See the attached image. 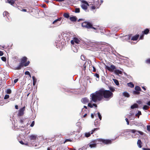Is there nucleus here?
<instances>
[{"mask_svg":"<svg viewBox=\"0 0 150 150\" xmlns=\"http://www.w3.org/2000/svg\"><path fill=\"white\" fill-rule=\"evenodd\" d=\"M91 100L94 102H96L98 101H100L103 99L100 89L95 93L91 94Z\"/></svg>","mask_w":150,"mask_h":150,"instance_id":"nucleus-1","label":"nucleus"},{"mask_svg":"<svg viewBox=\"0 0 150 150\" xmlns=\"http://www.w3.org/2000/svg\"><path fill=\"white\" fill-rule=\"evenodd\" d=\"M102 98H104L105 99H109L113 97V94L110 91L105 90L104 88L100 89Z\"/></svg>","mask_w":150,"mask_h":150,"instance_id":"nucleus-2","label":"nucleus"},{"mask_svg":"<svg viewBox=\"0 0 150 150\" xmlns=\"http://www.w3.org/2000/svg\"><path fill=\"white\" fill-rule=\"evenodd\" d=\"M82 26L84 28H86L87 29L93 28L94 29H96L93 26V25L89 22L85 21L82 23Z\"/></svg>","mask_w":150,"mask_h":150,"instance_id":"nucleus-3","label":"nucleus"},{"mask_svg":"<svg viewBox=\"0 0 150 150\" xmlns=\"http://www.w3.org/2000/svg\"><path fill=\"white\" fill-rule=\"evenodd\" d=\"M98 142H99L101 144H109L111 143L112 142L110 139H97Z\"/></svg>","mask_w":150,"mask_h":150,"instance_id":"nucleus-4","label":"nucleus"},{"mask_svg":"<svg viewBox=\"0 0 150 150\" xmlns=\"http://www.w3.org/2000/svg\"><path fill=\"white\" fill-rule=\"evenodd\" d=\"M105 68L111 72H113L116 69L115 67L113 64H110V67L105 64Z\"/></svg>","mask_w":150,"mask_h":150,"instance_id":"nucleus-5","label":"nucleus"},{"mask_svg":"<svg viewBox=\"0 0 150 150\" xmlns=\"http://www.w3.org/2000/svg\"><path fill=\"white\" fill-rule=\"evenodd\" d=\"M30 62L29 61H28L25 64H23L21 62L19 64L17 67H16V69L17 70H19L21 68L23 67L24 66L25 67H26L29 64Z\"/></svg>","mask_w":150,"mask_h":150,"instance_id":"nucleus-6","label":"nucleus"},{"mask_svg":"<svg viewBox=\"0 0 150 150\" xmlns=\"http://www.w3.org/2000/svg\"><path fill=\"white\" fill-rule=\"evenodd\" d=\"M97 142H98L97 139L96 140H95L90 142V143L88 145L87 147L88 146L91 148L95 147L96 146V144L97 143Z\"/></svg>","mask_w":150,"mask_h":150,"instance_id":"nucleus-7","label":"nucleus"},{"mask_svg":"<svg viewBox=\"0 0 150 150\" xmlns=\"http://www.w3.org/2000/svg\"><path fill=\"white\" fill-rule=\"evenodd\" d=\"M88 6H89V4L87 1L83 0L82 1L81 6L83 9L86 10Z\"/></svg>","mask_w":150,"mask_h":150,"instance_id":"nucleus-8","label":"nucleus"},{"mask_svg":"<svg viewBox=\"0 0 150 150\" xmlns=\"http://www.w3.org/2000/svg\"><path fill=\"white\" fill-rule=\"evenodd\" d=\"M25 110V107L24 106L20 109L18 112L19 116H21L24 114V111Z\"/></svg>","mask_w":150,"mask_h":150,"instance_id":"nucleus-9","label":"nucleus"},{"mask_svg":"<svg viewBox=\"0 0 150 150\" xmlns=\"http://www.w3.org/2000/svg\"><path fill=\"white\" fill-rule=\"evenodd\" d=\"M29 138L31 140L35 141L37 139H38V136L35 135H32L29 137Z\"/></svg>","mask_w":150,"mask_h":150,"instance_id":"nucleus-10","label":"nucleus"},{"mask_svg":"<svg viewBox=\"0 0 150 150\" xmlns=\"http://www.w3.org/2000/svg\"><path fill=\"white\" fill-rule=\"evenodd\" d=\"M27 58L25 57H23L21 59V63L23 64H25L26 62H27Z\"/></svg>","mask_w":150,"mask_h":150,"instance_id":"nucleus-11","label":"nucleus"},{"mask_svg":"<svg viewBox=\"0 0 150 150\" xmlns=\"http://www.w3.org/2000/svg\"><path fill=\"white\" fill-rule=\"evenodd\" d=\"M81 101L83 103H86L89 102V100L87 98H84L81 99Z\"/></svg>","mask_w":150,"mask_h":150,"instance_id":"nucleus-12","label":"nucleus"},{"mask_svg":"<svg viewBox=\"0 0 150 150\" xmlns=\"http://www.w3.org/2000/svg\"><path fill=\"white\" fill-rule=\"evenodd\" d=\"M139 37V35H137L132 37L131 40L133 41L137 40Z\"/></svg>","mask_w":150,"mask_h":150,"instance_id":"nucleus-13","label":"nucleus"},{"mask_svg":"<svg viewBox=\"0 0 150 150\" xmlns=\"http://www.w3.org/2000/svg\"><path fill=\"white\" fill-rule=\"evenodd\" d=\"M3 15L4 16H6V17H7L9 21H10V18H8V17L9 16V13H8V12H4L3 13Z\"/></svg>","mask_w":150,"mask_h":150,"instance_id":"nucleus-14","label":"nucleus"},{"mask_svg":"<svg viewBox=\"0 0 150 150\" xmlns=\"http://www.w3.org/2000/svg\"><path fill=\"white\" fill-rule=\"evenodd\" d=\"M70 20L72 21L75 22L77 20V18L76 16L70 17L69 18Z\"/></svg>","mask_w":150,"mask_h":150,"instance_id":"nucleus-15","label":"nucleus"},{"mask_svg":"<svg viewBox=\"0 0 150 150\" xmlns=\"http://www.w3.org/2000/svg\"><path fill=\"white\" fill-rule=\"evenodd\" d=\"M62 19V17H60L58 19L55 20H54L53 22H52V24H54L55 23H58V21H60Z\"/></svg>","mask_w":150,"mask_h":150,"instance_id":"nucleus-16","label":"nucleus"},{"mask_svg":"<svg viewBox=\"0 0 150 150\" xmlns=\"http://www.w3.org/2000/svg\"><path fill=\"white\" fill-rule=\"evenodd\" d=\"M137 144L138 147L141 148L142 147V142L140 139L138 140L137 142Z\"/></svg>","mask_w":150,"mask_h":150,"instance_id":"nucleus-17","label":"nucleus"},{"mask_svg":"<svg viewBox=\"0 0 150 150\" xmlns=\"http://www.w3.org/2000/svg\"><path fill=\"white\" fill-rule=\"evenodd\" d=\"M114 72H115V73L117 74H122V71L119 70L115 69L114 71Z\"/></svg>","mask_w":150,"mask_h":150,"instance_id":"nucleus-18","label":"nucleus"},{"mask_svg":"<svg viewBox=\"0 0 150 150\" xmlns=\"http://www.w3.org/2000/svg\"><path fill=\"white\" fill-rule=\"evenodd\" d=\"M90 70H92L94 72H95L96 71V69L95 67L93 65H91V66L90 67Z\"/></svg>","mask_w":150,"mask_h":150,"instance_id":"nucleus-19","label":"nucleus"},{"mask_svg":"<svg viewBox=\"0 0 150 150\" xmlns=\"http://www.w3.org/2000/svg\"><path fill=\"white\" fill-rule=\"evenodd\" d=\"M123 95L125 97L128 98L130 96L129 94L126 92H124L123 93Z\"/></svg>","mask_w":150,"mask_h":150,"instance_id":"nucleus-20","label":"nucleus"},{"mask_svg":"<svg viewBox=\"0 0 150 150\" xmlns=\"http://www.w3.org/2000/svg\"><path fill=\"white\" fill-rule=\"evenodd\" d=\"M138 105L136 103H134L131 106V108L133 109L134 108H138Z\"/></svg>","mask_w":150,"mask_h":150,"instance_id":"nucleus-21","label":"nucleus"},{"mask_svg":"<svg viewBox=\"0 0 150 150\" xmlns=\"http://www.w3.org/2000/svg\"><path fill=\"white\" fill-rule=\"evenodd\" d=\"M91 131L88 132H86L85 133V136L86 137H89L91 134H91Z\"/></svg>","mask_w":150,"mask_h":150,"instance_id":"nucleus-22","label":"nucleus"},{"mask_svg":"<svg viewBox=\"0 0 150 150\" xmlns=\"http://www.w3.org/2000/svg\"><path fill=\"white\" fill-rule=\"evenodd\" d=\"M74 42L77 44L79 43L80 41V40H79L77 38H74Z\"/></svg>","mask_w":150,"mask_h":150,"instance_id":"nucleus-23","label":"nucleus"},{"mask_svg":"<svg viewBox=\"0 0 150 150\" xmlns=\"http://www.w3.org/2000/svg\"><path fill=\"white\" fill-rule=\"evenodd\" d=\"M73 139H65V141L64 142V143L65 144V143L67 142H73Z\"/></svg>","mask_w":150,"mask_h":150,"instance_id":"nucleus-24","label":"nucleus"},{"mask_svg":"<svg viewBox=\"0 0 150 150\" xmlns=\"http://www.w3.org/2000/svg\"><path fill=\"white\" fill-rule=\"evenodd\" d=\"M149 30L148 29L146 28L145 29L143 32H142L144 34H147L149 33Z\"/></svg>","mask_w":150,"mask_h":150,"instance_id":"nucleus-25","label":"nucleus"},{"mask_svg":"<svg viewBox=\"0 0 150 150\" xmlns=\"http://www.w3.org/2000/svg\"><path fill=\"white\" fill-rule=\"evenodd\" d=\"M109 89L110 90V91L112 93L115 91V88L114 87L110 86L109 87Z\"/></svg>","mask_w":150,"mask_h":150,"instance_id":"nucleus-26","label":"nucleus"},{"mask_svg":"<svg viewBox=\"0 0 150 150\" xmlns=\"http://www.w3.org/2000/svg\"><path fill=\"white\" fill-rule=\"evenodd\" d=\"M127 85L128 86H129L131 88H133L134 86V84L131 82L128 83Z\"/></svg>","mask_w":150,"mask_h":150,"instance_id":"nucleus-27","label":"nucleus"},{"mask_svg":"<svg viewBox=\"0 0 150 150\" xmlns=\"http://www.w3.org/2000/svg\"><path fill=\"white\" fill-rule=\"evenodd\" d=\"M135 89L136 91H141L142 90L139 86H136L135 87Z\"/></svg>","mask_w":150,"mask_h":150,"instance_id":"nucleus-28","label":"nucleus"},{"mask_svg":"<svg viewBox=\"0 0 150 150\" xmlns=\"http://www.w3.org/2000/svg\"><path fill=\"white\" fill-rule=\"evenodd\" d=\"M128 131L127 132H131L132 133H134L136 132H137V131L135 129H128L127 130Z\"/></svg>","mask_w":150,"mask_h":150,"instance_id":"nucleus-29","label":"nucleus"},{"mask_svg":"<svg viewBox=\"0 0 150 150\" xmlns=\"http://www.w3.org/2000/svg\"><path fill=\"white\" fill-rule=\"evenodd\" d=\"M132 93L134 95H139L140 93L139 91H133Z\"/></svg>","mask_w":150,"mask_h":150,"instance_id":"nucleus-30","label":"nucleus"},{"mask_svg":"<svg viewBox=\"0 0 150 150\" xmlns=\"http://www.w3.org/2000/svg\"><path fill=\"white\" fill-rule=\"evenodd\" d=\"M100 128L99 127L96 128L94 129H93L91 131V134H93L94 132H95L96 131L99 130Z\"/></svg>","mask_w":150,"mask_h":150,"instance_id":"nucleus-31","label":"nucleus"},{"mask_svg":"<svg viewBox=\"0 0 150 150\" xmlns=\"http://www.w3.org/2000/svg\"><path fill=\"white\" fill-rule=\"evenodd\" d=\"M63 16L67 18H68L69 17V14L67 13H64L63 14Z\"/></svg>","mask_w":150,"mask_h":150,"instance_id":"nucleus-32","label":"nucleus"},{"mask_svg":"<svg viewBox=\"0 0 150 150\" xmlns=\"http://www.w3.org/2000/svg\"><path fill=\"white\" fill-rule=\"evenodd\" d=\"M149 108V107L148 106L146 105H144L143 107V109L144 110H147Z\"/></svg>","mask_w":150,"mask_h":150,"instance_id":"nucleus-33","label":"nucleus"},{"mask_svg":"<svg viewBox=\"0 0 150 150\" xmlns=\"http://www.w3.org/2000/svg\"><path fill=\"white\" fill-rule=\"evenodd\" d=\"M113 80L116 85L118 86L119 84V81L117 80L116 79H113Z\"/></svg>","mask_w":150,"mask_h":150,"instance_id":"nucleus-34","label":"nucleus"},{"mask_svg":"<svg viewBox=\"0 0 150 150\" xmlns=\"http://www.w3.org/2000/svg\"><path fill=\"white\" fill-rule=\"evenodd\" d=\"M141 115L142 113L140 111H138V113L135 115V116L136 117H137L138 118H139V115Z\"/></svg>","mask_w":150,"mask_h":150,"instance_id":"nucleus-35","label":"nucleus"},{"mask_svg":"<svg viewBox=\"0 0 150 150\" xmlns=\"http://www.w3.org/2000/svg\"><path fill=\"white\" fill-rule=\"evenodd\" d=\"M7 1H8V3L12 5H13L14 4V1L13 0H10V1L7 0Z\"/></svg>","mask_w":150,"mask_h":150,"instance_id":"nucleus-36","label":"nucleus"},{"mask_svg":"<svg viewBox=\"0 0 150 150\" xmlns=\"http://www.w3.org/2000/svg\"><path fill=\"white\" fill-rule=\"evenodd\" d=\"M6 92L7 94H10L11 93V91L10 89H8L6 90Z\"/></svg>","mask_w":150,"mask_h":150,"instance_id":"nucleus-37","label":"nucleus"},{"mask_svg":"<svg viewBox=\"0 0 150 150\" xmlns=\"http://www.w3.org/2000/svg\"><path fill=\"white\" fill-rule=\"evenodd\" d=\"M75 12L76 13H79L80 12V9L79 8H76L75 9Z\"/></svg>","mask_w":150,"mask_h":150,"instance_id":"nucleus-38","label":"nucleus"},{"mask_svg":"<svg viewBox=\"0 0 150 150\" xmlns=\"http://www.w3.org/2000/svg\"><path fill=\"white\" fill-rule=\"evenodd\" d=\"M81 59L83 61H85V57L84 55H81Z\"/></svg>","mask_w":150,"mask_h":150,"instance_id":"nucleus-39","label":"nucleus"},{"mask_svg":"<svg viewBox=\"0 0 150 150\" xmlns=\"http://www.w3.org/2000/svg\"><path fill=\"white\" fill-rule=\"evenodd\" d=\"M95 125L96 126H99L100 125V123L98 122H95Z\"/></svg>","mask_w":150,"mask_h":150,"instance_id":"nucleus-40","label":"nucleus"},{"mask_svg":"<svg viewBox=\"0 0 150 150\" xmlns=\"http://www.w3.org/2000/svg\"><path fill=\"white\" fill-rule=\"evenodd\" d=\"M25 75H28L29 76L31 77V75L29 72V71H26L25 73Z\"/></svg>","mask_w":150,"mask_h":150,"instance_id":"nucleus-41","label":"nucleus"},{"mask_svg":"<svg viewBox=\"0 0 150 150\" xmlns=\"http://www.w3.org/2000/svg\"><path fill=\"white\" fill-rule=\"evenodd\" d=\"M98 114L99 119H100V120H101V119H102V117H101V115L100 114L99 112H98Z\"/></svg>","mask_w":150,"mask_h":150,"instance_id":"nucleus-42","label":"nucleus"},{"mask_svg":"<svg viewBox=\"0 0 150 150\" xmlns=\"http://www.w3.org/2000/svg\"><path fill=\"white\" fill-rule=\"evenodd\" d=\"M1 59L4 62H5L6 61V58L4 57H1Z\"/></svg>","mask_w":150,"mask_h":150,"instance_id":"nucleus-43","label":"nucleus"},{"mask_svg":"<svg viewBox=\"0 0 150 150\" xmlns=\"http://www.w3.org/2000/svg\"><path fill=\"white\" fill-rule=\"evenodd\" d=\"M9 95H5L4 97V99H6L9 98Z\"/></svg>","mask_w":150,"mask_h":150,"instance_id":"nucleus-44","label":"nucleus"},{"mask_svg":"<svg viewBox=\"0 0 150 150\" xmlns=\"http://www.w3.org/2000/svg\"><path fill=\"white\" fill-rule=\"evenodd\" d=\"M146 63L150 64V58L146 60Z\"/></svg>","mask_w":150,"mask_h":150,"instance_id":"nucleus-45","label":"nucleus"},{"mask_svg":"<svg viewBox=\"0 0 150 150\" xmlns=\"http://www.w3.org/2000/svg\"><path fill=\"white\" fill-rule=\"evenodd\" d=\"M137 132L139 133L141 135H142L144 134V133L140 131H137Z\"/></svg>","mask_w":150,"mask_h":150,"instance_id":"nucleus-46","label":"nucleus"},{"mask_svg":"<svg viewBox=\"0 0 150 150\" xmlns=\"http://www.w3.org/2000/svg\"><path fill=\"white\" fill-rule=\"evenodd\" d=\"M75 132L74 131L70 132L69 133V135H71L72 134H75Z\"/></svg>","mask_w":150,"mask_h":150,"instance_id":"nucleus-47","label":"nucleus"},{"mask_svg":"<svg viewBox=\"0 0 150 150\" xmlns=\"http://www.w3.org/2000/svg\"><path fill=\"white\" fill-rule=\"evenodd\" d=\"M34 124H35V121H34L32 122V123H31V125H30V126L31 127H33L34 126Z\"/></svg>","mask_w":150,"mask_h":150,"instance_id":"nucleus-48","label":"nucleus"},{"mask_svg":"<svg viewBox=\"0 0 150 150\" xmlns=\"http://www.w3.org/2000/svg\"><path fill=\"white\" fill-rule=\"evenodd\" d=\"M88 106L91 108H92L93 107V105L90 103H88Z\"/></svg>","mask_w":150,"mask_h":150,"instance_id":"nucleus-49","label":"nucleus"},{"mask_svg":"<svg viewBox=\"0 0 150 150\" xmlns=\"http://www.w3.org/2000/svg\"><path fill=\"white\" fill-rule=\"evenodd\" d=\"M147 128L148 131H150V125H147Z\"/></svg>","mask_w":150,"mask_h":150,"instance_id":"nucleus-50","label":"nucleus"},{"mask_svg":"<svg viewBox=\"0 0 150 150\" xmlns=\"http://www.w3.org/2000/svg\"><path fill=\"white\" fill-rule=\"evenodd\" d=\"M32 78H33V81H36V82L37 81V80L36 79L35 77V76H33L32 77Z\"/></svg>","mask_w":150,"mask_h":150,"instance_id":"nucleus-51","label":"nucleus"},{"mask_svg":"<svg viewBox=\"0 0 150 150\" xmlns=\"http://www.w3.org/2000/svg\"><path fill=\"white\" fill-rule=\"evenodd\" d=\"M94 76H96V77L99 78V74H98L96 73L94 75Z\"/></svg>","mask_w":150,"mask_h":150,"instance_id":"nucleus-52","label":"nucleus"},{"mask_svg":"<svg viewBox=\"0 0 150 150\" xmlns=\"http://www.w3.org/2000/svg\"><path fill=\"white\" fill-rule=\"evenodd\" d=\"M137 103L139 104H141L142 103V102L140 100L137 101Z\"/></svg>","mask_w":150,"mask_h":150,"instance_id":"nucleus-53","label":"nucleus"},{"mask_svg":"<svg viewBox=\"0 0 150 150\" xmlns=\"http://www.w3.org/2000/svg\"><path fill=\"white\" fill-rule=\"evenodd\" d=\"M125 120L127 122V125H129V120H128L127 118H126L125 119Z\"/></svg>","mask_w":150,"mask_h":150,"instance_id":"nucleus-54","label":"nucleus"},{"mask_svg":"<svg viewBox=\"0 0 150 150\" xmlns=\"http://www.w3.org/2000/svg\"><path fill=\"white\" fill-rule=\"evenodd\" d=\"M96 8V7L95 6H92L91 7V8L92 9H95Z\"/></svg>","mask_w":150,"mask_h":150,"instance_id":"nucleus-55","label":"nucleus"},{"mask_svg":"<svg viewBox=\"0 0 150 150\" xmlns=\"http://www.w3.org/2000/svg\"><path fill=\"white\" fill-rule=\"evenodd\" d=\"M18 79H14V84L16 83L18 81Z\"/></svg>","mask_w":150,"mask_h":150,"instance_id":"nucleus-56","label":"nucleus"},{"mask_svg":"<svg viewBox=\"0 0 150 150\" xmlns=\"http://www.w3.org/2000/svg\"><path fill=\"white\" fill-rule=\"evenodd\" d=\"M84 20V19H82V18H81V19H79L78 20V22H80V21H83Z\"/></svg>","mask_w":150,"mask_h":150,"instance_id":"nucleus-57","label":"nucleus"},{"mask_svg":"<svg viewBox=\"0 0 150 150\" xmlns=\"http://www.w3.org/2000/svg\"><path fill=\"white\" fill-rule=\"evenodd\" d=\"M143 150H150V149L148 148H143Z\"/></svg>","mask_w":150,"mask_h":150,"instance_id":"nucleus-58","label":"nucleus"},{"mask_svg":"<svg viewBox=\"0 0 150 150\" xmlns=\"http://www.w3.org/2000/svg\"><path fill=\"white\" fill-rule=\"evenodd\" d=\"M143 38H144V35H141L140 38H139V39H141V40H142V39H143Z\"/></svg>","mask_w":150,"mask_h":150,"instance_id":"nucleus-59","label":"nucleus"},{"mask_svg":"<svg viewBox=\"0 0 150 150\" xmlns=\"http://www.w3.org/2000/svg\"><path fill=\"white\" fill-rule=\"evenodd\" d=\"M4 54V53L3 52L1 51H0V56H2Z\"/></svg>","mask_w":150,"mask_h":150,"instance_id":"nucleus-60","label":"nucleus"},{"mask_svg":"<svg viewBox=\"0 0 150 150\" xmlns=\"http://www.w3.org/2000/svg\"><path fill=\"white\" fill-rule=\"evenodd\" d=\"M47 150H52V146H51L50 147H48L47 148Z\"/></svg>","mask_w":150,"mask_h":150,"instance_id":"nucleus-61","label":"nucleus"},{"mask_svg":"<svg viewBox=\"0 0 150 150\" xmlns=\"http://www.w3.org/2000/svg\"><path fill=\"white\" fill-rule=\"evenodd\" d=\"M131 35H128V39L130 40V38H131Z\"/></svg>","mask_w":150,"mask_h":150,"instance_id":"nucleus-62","label":"nucleus"},{"mask_svg":"<svg viewBox=\"0 0 150 150\" xmlns=\"http://www.w3.org/2000/svg\"><path fill=\"white\" fill-rule=\"evenodd\" d=\"M74 40H71V43L72 45H74Z\"/></svg>","mask_w":150,"mask_h":150,"instance_id":"nucleus-63","label":"nucleus"},{"mask_svg":"<svg viewBox=\"0 0 150 150\" xmlns=\"http://www.w3.org/2000/svg\"><path fill=\"white\" fill-rule=\"evenodd\" d=\"M148 105L150 106V101L146 103Z\"/></svg>","mask_w":150,"mask_h":150,"instance_id":"nucleus-64","label":"nucleus"}]
</instances>
